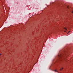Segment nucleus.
Returning <instances> with one entry per match:
<instances>
[{
	"label": "nucleus",
	"instance_id": "1",
	"mask_svg": "<svg viewBox=\"0 0 73 73\" xmlns=\"http://www.w3.org/2000/svg\"><path fill=\"white\" fill-rule=\"evenodd\" d=\"M65 55L64 53L60 54L58 55V61H62L64 58V56Z\"/></svg>",
	"mask_w": 73,
	"mask_h": 73
},
{
	"label": "nucleus",
	"instance_id": "2",
	"mask_svg": "<svg viewBox=\"0 0 73 73\" xmlns=\"http://www.w3.org/2000/svg\"><path fill=\"white\" fill-rule=\"evenodd\" d=\"M64 29H65V30H66V31H67V29H66V28L64 27Z\"/></svg>",
	"mask_w": 73,
	"mask_h": 73
},
{
	"label": "nucleus",
	"instance_id": "3",
	"mask_svg": "<svg viewBox=\"0 0 73 73\" xmlns=\"http://www.w3.org/2000/svg\"><path fill=\"white\" fill-rule=\"evenodd\" d=\"M54 71L55 72H57V70H55Z\"/></svg>",
	"mask_w": 73,
	"mask_h": 73
},
{
	"label": "nucleus",
	"instance_id": "4",
	"mask_svg": "<svg viewBox=\"0 0 73 73\" xmlns=\"http://www.w3.org/2000/svg\"><path fill=\"white\" fill-rule=\"evenodd\" d=\"M62 69H63V68H62V69H60V70H62Z\"/></svg>",
	"mask_w": 73,
	"mask_h": 73
},
{
	"label": "nucleus",
	"instance_id": "5",
	"mask_svg": "<svg viewBox=\"0 0 73 73\" xmlns=\"http://www.w3.org/2000/svg\"><path fill=\"white\" fill-rule=\"evenodd\" d=\"M69 32H70V31L68 32V33H67V34H68Z\"/></svg>",
	"mask_w": 73,
	"mask_h": 73
},
{
	"label": "nucleus",
	"instance_id": "6",
	"mask_svg": "<svg viewBox=\"0 0 73 73\" xmlns=\"http://www.w3.org/2000/svg\"><path fill=\"white\" fill-rule=\"evenodd\" d=\"M67 8H68V6L67 7Z\"/></svg>",
	"mask_w": 73,
	"mask_h": 73
},
{
	"label": "nucleus",
	"instance_id": "7",
	"mask_svg": "<svg viewBox=\"0 0 73 73\" xmlns=\"http://www.w3.org/2000/svg\"><path fill=\"white\" fill-rule=\"evenodd\" d=\"M64 31V32H66V31Z\"/></svg>",
	"mask_w": 73,
	"mask_h": 73
},
{
	"label": "nucleus",
	"instance_id": "8",
	"mask_svg": "<svg viewBox=\"0 0 73 73\" xmlns=\"http://www.w3.org/2000/svg\"><path fill=\"white\" fill-rule=\"evenodd\" d=\"M0 55H1V54H0Z\"/></svg>",
	"mask_w": 73,
	"mask_h": 73
},
{
	"label": "nucleus",
	"instance_id": "9",
	"mask_svg": "<svg viewBox=\"0 0 73 73\" xmlns=\"http://www.w3.org/2000/svg\"><path fill=\"white\" fill-rule=\"evenodd\" d=\"M72 13H73V11L72 12Z\"/></svg>",
	"mask_w": 73,
	"mask_h": 73
}]
</instances>
